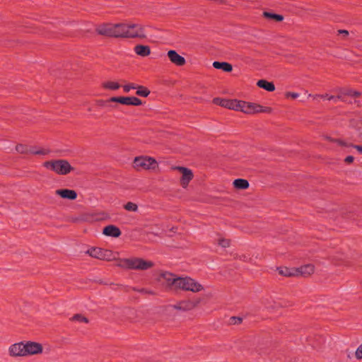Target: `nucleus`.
Masks as SVG:
<instances>
[{
  "mask_svg": "<svg viewBox=\"0 0 362 362\" xmlns=\"http://www.w3.org/2000/svg\"><path fill=\"white\" fill-rule=\"evenodd\" d=\"M240 101L236 99H223L221 98H215L213 99V103L215 105L226 107L230 110L239 111Z\"/></svg>",
  "mask_w": 362,
  "mask_h": 362,
  "instance_id": "obj_10",
  "label": "nucleus"
},
{
  "mask_svg": "<svg viewBox=\"0 0 362 362\" xmlns=\"http://www.w3.org/2000/svg\"><path fill=\"white\" fill-rule=\"evenodd\" d=\"M213 66L217 69H221L225 72H230L233 70V66L230 64L225 62H214L213 63Z\"/></svg>",
  "mask_w": 362,
  "mask_h": 362,
  "instance_id": "obj_25",
  "label": "nucleus"
},
{
  "mask_svg": "<svg viewBox=\"0 0 362 362\" xmlns=\"http://www.w3.org/2000/svg\"><path fill=\"white\" fill-rule=\"evenodd\" d=\"M77 198V193L72 189H69V200H74Z\"/></svg>",
  "mask_w": 362,
  "mask_h": 362,
  "instance_id": "obj_39",
  "label": "nucleus"
},
{
  "mask_svg": "<svg viewBox=\"0 0 362 362\" xmlns=\"http://www.w3.org/2000/svg\"><path fill=\"white\" fill-rule=\"evenodd\" d=\"M218 245L223 248H227L230 245V240L226 238H219L217 242Z\"/></svg>",
  "mask_w": 362,
  "mask_h": 362,
  "instance_id": "obj_33",
  "label": "nucleus"
},
{
  "mask_svg": "<svg viewBox=\"0 0 362 362\" xmlns=\"http://www.w3.org/2000/svg\"><path fill=\"white\" fill-rule=\"evenodd\" d=\"M321 95H318V94H317V95H310V96H312V97L313 98V99H314V100H317V98H320V96H321Z\"/></svg>",
  "mask_w": 362,
  "mask_h": 362,
  "instance_id": "obj_46",
  "label": "nucleus"
},
{
  "mask_svg": "<svg viewBox=\"0 0 362 362\" xmlns=\"http://www.w3.org/2000/svg\"><path fill=\"white\" fill-rule=\"evenodd\" d=\"M116 266L124 269L147 270L154 266V263L150 260H145L139 257L119 259Z\"/></svg>",
  "mask_w": 362,
  "mask_h": 362,
  "instance_id": "obj_1",
  "label": "nucleus"
},
{
  "mask_svg": "<svg viewBox=\"0 0 362 362\" xmlns=\"http://www.w3.org/2000/svg\"><path fill=\"white\" fill-rule=\"evenodd\" d=\"M299 96V94L297 93H293V92H287L286 93V98H292L293 99H296Z\"/></svg>",
  "mask_w": 362,
  "mask_h": 362,
  "instance_id": "obj_38",
  "label": "nucleus"
},
{
  "mask_svg": "<svg viewBox=\"0 0 362 362\" xmlns=\"http://www.w3.org/2000/svg\"><path fill=\"white\" fill-rule=\"evenodd\" d=\"M110 102H111V101H108V100H98L96 101V104H97V105H98V106L103 107V106H105V104H106L107 103H110Z\"/></svg>",
  "mask_w": 362,
  "mask_h": 362,
  "instance_id": "obj_40",
  "label": "nucleus"
},
{
  "mask_svg": "<svg viewBox=\"0 0 362 362\" xmlns=\"http://www.w3.org/2000/svg\"><path fill=\"white\" fill-rule=\"evenodd\" d=\"M173 169L177 170L180 173H182V177L180 178V185L184 188L187 187L189 182L194 177L192 171L187 168L182 166H177L173 168Z\"/></svg>",
  "mask_w": 362,
  "mask_h": 362,
  "instance_id": "obj_12",
  "label": "nucleus"
},
{
  "mask_svg": "<svg viewBox=\"0 0 362 362\" xmlns=\"http://www.w3.org/2000/svg\"><path fill=\"white\" fill-rule=\"evenodd\" d=\"M103 233L106 236L118 238L121 235L122 232L117 226L108 225L103 228Z\"/></svg>",
  "mask_w": 362,
  "mask_h": 362,
  "instance_id": "obj_19",
  "label": "nucleus"
},
{
  "mask_svg": "<svg viewBox=\"0 0 362 362\" xmlns=\"http://www.w3.org/2000/svg\"><path fill=\"white\" fill-rule=\"evenodd\" d=\"M137 86L134 83H129L123 86V90L125 93H129L131 89H136Z\"/></svg>",
  "mask_w": 362,
  "mask_h": 362,
  "instance_id": "obj_35",
  "label": "nucleus"
},
{
  "mask_svg": "<svg viewBox=\"0 0 362 362\" xmlns=\"http://www.w3.org/2000/svg\"><path fill=\"white\" fill-rule=\"evenodd\" d=\"M258 87L263 88L269 92H272L275 90V86L272 82L267 81L264 79L259 80L257 83Z\"/></svg>",
  "mask_w": 362,
  "mask_h": 362,
  "instance_id": "obj_24",
  "label": "nucleus"
},
{
  "mask_svg": "<svg viewBox=\"0 0 362 362\" xmlns=\"http://www.w3.org/2000/svg\"><path fill=\"white\" fill-rule=\"evenodd\" d=\"M25 341H21L12 344L8 349L9 354L11 356H25Z\"/></svg>",
  "mask_w": 362,
  "mask_h": 362,
  "instance_id": "obj_16",
  "label": "nucleus"
},
{
  "mask_svg": "<svg viewBox=\"0 0 362 362\" xmlns=\"http://www.w3.org/2000/svg\"><path fill=\"white\" fill-rule=\"evenodd\" d=\"M108 101H111L112 103H117L124 105H133V106H139L143 104L142 101L139 98L134 97V96L111 97L108 99Z\"/></svg>",
  "mask_w": 362,
  "mask_h": 362,
  "instance_id": "obj_11",
  "label": "nucleus"
},
{
  "mask_svg": "<svg viewBox=\"0 0 362 362\" xmlns=\"http://www.w3.org/2000/svg\"><path fill=\"white\" fill-rule=\"evenodd\" d=\"M25 356H31V355H35L38 354H41L43 351V348L41 344L35 342V341H25Z\"/></svg>",
  "mask_w": 362,
  "mask_h": 362,
  "instance_id": "obj_13",
  "label": "nucleus"
},
{
  "mask_svg": "<svg viewBox=\"0 0 362 362\" xmlns=\"http://www.w3.org/2000/svg\"><path fill=\"white\" fill-rule=\"evenodd\" d=\"M354 158L352 156H348L345 158L344 162L347 164H350L354 162Z\"/></svg>",
  "mask_w": 362,
  "mask_h": 362,
  "instance_id": "obj_42",
  "label": "nucleus"
},
{
  "mask_svg": "<svg viewBox=\"0 0 362 362\" xmlns=\"http://www.w3.org/2000/svg\"><path fill=\"white\" fill-rule=\"evenodd\" d=\"M338 34H341L344 37H346L349 35V31L346 30H338Z\"/></svg>",
  "mask_w": 362,
  "mask_h": 362,
  "instance_id": "obj_43",
  "label": "nucleus"
},
{
  "mask_svg": "<svg viewBox=\"0 0 362 362\" xmlns=\"http://www.w3.org/2000/svg\"><path fill=\"white\" fill-rule=\"evenodd\" d=\"M339 95H337V98L338 100H341L342 101H344L343 97L345 95L353 97V98H358L361 96V93L359 91L351 89V88H339L338 90Z\"/></svg>",
  "mask_w": 362,
  "mask_h": 362,
  "instance_id": "obj_18",
  "label": "nucleus"
},
{
  "mask_svg": "<svg viewBox=\"0 0 362 362\" xmlns=\"http://www.w3.org/2000/svg\"><path fill=\"white\" fill-rule=\"evenodd\" d=\"M117 286L119 287H124V286L122 284H117Z\"/></svg>",
  "mask_w": 362,
  "mask_h": 362,
  "instance_id": "obj_50",
  "label": "nucleus"
},
{
  "mask_svg": "<svg viewBox=\"0 0 362 362\" xmlns=\"http://www.w3.org/2000/svg\"><path fill=\"white\" fill-rule=\"evenodd\" d=\"M122 38H145L144 27L136 23H122Z\"/></svg>",
  "mask_w": 362,
  "mask_h": 362,
  "instance_id": "obj_3",
  "label": "nucleus"
},
{
  "mask_svg": "<svg viewBox=\"0 0 362 362\" xmlns=\"http://www.w3.org/2000/svg\"><path fill=\"white\" fill-rule=\"evenodd\" d=\"M101 86L103 89L105 90H118L121 86L117 82L112 81H105L101 84Z\"/></svg>",
  "mask_w": 362,
  "mask_h": 362,
  "instance_id": "obj_28",
  "label": "nucleus"
},
{
  "mask_svg": "<svg viewBox=\"0 0 362 362\" xmlns=\"http://www.w3.org/2000/svg\"><path fill=\"white\" fill-rule=\"evenodd\" d=\"M277 271L281 276L285 277L297 276V271L296 268H288L286 267H277Z\"/></svg>",
  "mask_w": 362,
  "mask_h": 362,
  "instance_id": "obj_21",
  "label": "nucleus"
},
{
  "mask_svg": "<svg viewBox=\"0 0 362 362\" xmlns=\"http://www.w3.org/2000/svg\"><path fill=\"white\" fill-rule=\"evenodd\" d=\"M124 209L128 211L136 212L138 211V205L134 202H128L124 205Z\"/></svg>",
  "mask_w": 362,
  "mask_h": 362,
  "instance_id": "obj_32",
  "label": "nucleus"
},
{
  "mask_svg": "<svg viewBox=\"0 0 362 362\" xmlns=\"http://www.w3.org/2000/svg\"><path fill=\"white\" fill-rule=\"evenodd\" d=\"M69 209H74V208H75V205H74V204H69Z\"/></svg>",
  "mask_w": 362,
  "mask_h": 362,
  "instance_id": "obj_48",
  "label": "nucleus"
},
{
  "mask_svg": "<svg viewBox=\"0 0 362 362\" xmlns=\"http://www.w3.org/2000/svg\"><path fill=\"white\" fill-rule=\"evenodd\" d=\"M355 356L357 359H362V344L357 348L355 352Z\"/></svg>",
  "mask_w": 362,
  "mask_h": 362,
  "instance_id": "obj_36",
  "label": "nucleus"
},
{
  "mask_svg": "<svg viewBox=\"0 0 362 362\" xmlns=\"http://www.w3.org/2000/svg\"><path fill=\"white\" fill-rule=\"evenodd\" d=\"M202 301L203 298L194 297L192 298L180 300L176 304L171 305V307L176 310L187 312L197 308Z\"/></svg>",
  "mask_w": 362,
  "mask_h": 362,
  "instance_id": "obj_6",
  "label": "nucleus"
},
{
  "mask_svg": "<svg viewBox=\"0 0 362 362\" xmlns=\"http://www.w3.org/2000/svg\"><path fill=\"white\" fill-rule=\"evenodd\" d=\"M95 282L99 284H104V285H108V284L112 285L113 284L112 283L108 284L107 282H105L102 279L96 280Z\"/></svg>",
  "mask_w": 362,
  "mask_h": 362,
  "instance_id": "obj_45",
  "label": "nucleus"
},
{
  "mask_svg": "<svg viewBox=\"0 0 362 362\" xmlns=\"http://www.w3.org/2000/svg\"><path fill=\"white\" fill-rule=\"evenodd\" d=\"M70 320L73 324L76 322L88 324L89 322L88 319L81 314H76Z\"/></svg>",
  "mask_w": 362,
  "mask_h": 362,
  "instance_id": "obj_29",
  "label": "nucleus"
},
{
  "mask_svg": "<svg viewBox=\"0 0 362 362\" xmlns=\"http://www.w3.org/2000/svg\"><path fill=\"white\" fill-rule=\"evenodd\" d=\"M297 271V276H308L310 274H313L315 272V267L313 264H308L305 265H303L298 268H296Z\"/></svg>",
  "mask_w": 362,
  "mask_h": 362,
  "instance_id": "obj_20",
  "label": "nucleus"
},
{
  "mask_svg": "<svg viewBox=\"0 0 362 362\" xmlns=\"http://www.w3.org/2000/svg\"><path fill=\"white\" fill-rule=\"evenodd\" d=\"M239 111L245 114L252 115L260 112L271 113L272 109L269 107H264L257 103L240 101Z\"/></svg>",
  "mask_w": 362,
  "mask_h": 362,
  "instance_id": "obj_5",
  "label": "nucleus"
},
{
  "mask_svg": "<svg viewBox=\"0 0 362 362\" xmlns=\"http://www.w3.org/2000/svg\"><path fill=\"white\" fill-rule=\"evenodd\" d=\"M122 23H103L95 27V33L101 36L112 38H122Z\"/></svg>",
  "mask_w": 362,
  "mask_h": 362,
  "instance_id": "obj_2",
  "label": "nucleus"
},
{
  "mask_svg": "<svg viewBox=\"0 0 362 362\" xmlns=\"http://www.w3.org/2000/svg\"><path fill=\"white\" fill-rule=\"evenodd\" d=\"M90 257L104 261H112L115 257L112 250L100 247H91L86 252Z\"/></svg>",
  "mask_w": 362,
  "mask_h": 362,
  "instance_id": "obj_9",
  "label": "nucleus"
},
{
  "mask_svg": "<svg viewBox=\"0 0 362 362\" xmlns=\"http://www.w3.org/2000/svg\"><path fill=\"white\" fill-rule=\"evenodd\" d=\"M134 49L136 54L141 57H147L151 54V49L148 45H137Z\"/></svg>",
  "mask_w": 362,
  "mask_h": 362,
  "instance_id": "obj_22",
  "label": "nucleus"
},
{
  "mask_svg": "<svg viewBox=\"0 0 362 362\" xmlns=\"http://www.w3.org/2000/svg\"><path fill=\"white\" fill-rule=\"evenodd\" d=\"M167 54L170 62L176 66H182L186 64L185 59L175 50H169Z\"/></svg>",
  "mask_w": 362,
  "mask_h": 362,
  "instance_id": "obj_17",
  "label": "nucleus"
},
{
  "mask_svg": "<svg viewBox=\"0 0 362 362\" xmlns=\"http://www.w3.org/2000/svg\"><path fill=\"white\" fill-rule=\"evenodd\" d=\"M17 152L21 154H35V155H46L48 153V151L45 149H40L36 151L33 147H29L23 144H18L16 146Z\"/></svg>",
  "mask_w": 362,
  "mask_h": 362,
  "instance_id": "obj_14",
  "label": "nucleus"
},
{
  "mask_svg": "<svg viewBox=\"0 0 362 362\" xmlns=\"http://www.w3.org/2000/svg\"><path fill=\"white\" fill-rule=\"evenodd\" d=\"M42 165L59 175L68 174V161L66 160H52L43 163Z\"/></svg>",
  "mask_w": 362,
  "mask_h": 362,
  "instance_id": "obj_8",
  "label": "nucleus"
},
{
  "mask_svg": "<svg viewBox=\"0 0 362 362\" xmlns=\"http://www.w3.org/2000/svg\"><path fill=\"white\" fill-rule=\"evenodd\" d=\"M180 289L186 291H192L193 293H198L204 289V286L197 281L195 279L189 277H178V284L177 290Z\"/></svg>",
  "mask_w": 362,
  "mask_h": 362,
  "instance_id": "obj_4",
  "label": "nucleus"
},
{
  "mask_svg": "<svg viewBox=\"0 0 362 362\" xmlns=\"http://www.w3.org/2000/svg\"><path fill=\"white\" fill-rule=\"evenodd\" d=\"M320 98H326L329 100H334L335 101H337L338 99L337 98V96H334V95H329V94H325V95H322L320 96Z\"/></svg>",
  "mask_w": 362,
  "mask_h": 362,
  "instance_id": "obj_37",
  "label": "nucleus"
},
{
  "mask_svg": "<svg viewBox=\"0 0 362 362\" xmlns=\"http://www.w3.org/2000/svg\"><path fill=\"white\" fill-rule=\"evenodd\" d=\"M178 277L179 276H177L175 274L167 272H163L160 274V278H162L164 280L167 286L170 288L175 290H177Z\"/></svg>",
  "mask_w": 362,
  "mask_h": 362,
  "instance_id": "obj_15",
  "label": "nucleus"
},
{
  "mask_svg": "<svg viewBox=\"0 0 362 362\" xmlns=\"http://www.w3.org/2000/svg\"><path fill=\"white\" fill-rule=\"evenodd\" d=\"M327 140L330 141L331 142L336 143L338 145L341 146L352 147L353 148V146H354V144H352L351 143L345 142L344 141H343L341 139H332L331 137H327Z\"/></svg>",
  "mask_w": 362,
  "mask_h": 362,
  "instance_id": "obj_31",
  "label": "nucleus"
},
{
  "mask_svg": "<svg viewBox=\"0 0 362 362\" xmlns=\"http://www.w3.org/2000/svg\"><path fill=\"white\" fill-rule=\"evenodd\" d=\"M233 186L238 189H246L249 187L250 184L247 180L238 178L233 181Z\"/></svg>",
  "mask_w": 362,
  "mask_h": 362,
  "instance_id": "obj_27",
  "label": "nucleus"
},
{
  "mask_svg": "<svg viewBox=\"0 0 362 362\" xmlns=\"http://www.w3.org/2000/svg\"><path fill=\"white\" fill-rule=\"evenodd\" d=\"M133 290H134V291H139V292H143V291H144V289H141V290H137V289H136V288H133Z\"/></svg>",
  "mask_w": 362,
  "mask_h": 362,
  "instance_id": "obj_49",
  "label": "nucleus"
},
{
  "mask_svg": "<svg viewBox=\"0 0 362 362\" xmlns=\"http://www.w3.org/2000/svg\"><path fill=\"white\" fill-rule=\"evenodd\" d=\"M238 320H239L240 322H241V321H242V319H241V318H238Z\"/></svg>",
  "mask_w": 362,
  "mask_h": 362,
  "instance_id": "obj_51",
  "label": "nucleus"
},
{
  "mask_svg": "<svg viewBox=\"0 0 362 362\" xmlns=\"http://www.w3.org/2000/svg\"><path fill=\"white\" fill-rule=\"evenodd\" d=\"M133 167L136 170H153L158 167V163L155 158L149 156H137L133 162Z\"/></svg>",
  "mask_w": 362,
  "mask_h": 362,
  "instance_id": "obj_7",
  "label": "nucleus"
},
{
  "mask_svg": "<svg viewBox=\"0 0 362 362\" xmlns=\"http://www.w3.org/2000/svg\"><path fill=\"white\" fill-rule=\"evenodd\" d=\"M262 16L267 19L272 20L276 22H281L284 20V16L281 14H276L269 11H264Z\"/></svg>",
  "mask_w": 362,
  "mask_h": 362,
  "instance_id": "obj_26",
  "label": "nucleus"
},
{
  "mask_svg": "<svg viewBox=\"0 0 362 362\" xmlns=\"http://www.w3.org/2000/svg\"><path fill=\"white\" fill-rule=\"evenodd\" d=\"M92 219V215L88 214H82L78 215V216H71V218H69V221H71L73 223H82L91 221Z\"/></svg>",
  "mask_w": 362,
  "mask_h": 362,
  "instance_id": "obj_23",
  "label": "nucleus"
},
{
  "mask_svg": "<svg viewBox=\"0 0 362 362\" xmlns=\"http://www.w3.org/2000/svg\"><path fill=\"white\" fill-rule=\"evenodd\" d=\"M137 90L136 94L142 97H148L151 93V91L145 86H137Z\"/></svg>",
  "mask_w": 362,
  "mask_h": 362,
  "instance_id": "obj_30",
  "label": "nucleus"
},
{
  "mask_svg": "<svg viewBox=\"0 0 362 362\" xmlns=\"http://www.w3.org/2000/svg\"><path fill=\"white\" fill-rule=\"evenodd\" d=\"M69 173H70L71 172H72V171H74V170H75V169H74V168L71 165H69Z\"/></svg>",
  "mask_w": 362,
  "mask_h": 362,
  "instance_id": "obj_47",
  "label": "nucleus"
},
{
  "mask_svg": "<svg viewBox=\"0 0 362 362\" xmlns=\"http://www.w3.org/2000/svg\"><path fill=\"white\" fill-rule=\"evenodd\" d=\"M56 194L61 196L64 199H68V189H57Z\"/></svg>",
  "mask_w": 362,
  "mask_h": 362,
  "instance_id": "obj_34",
  "label": "nucleus"
},
{
  "mask_svg": "<svg viewBox=\"0 0 362 362\" xmlns=\"http://www.w3.org/2000/svg\"><path fill=\"white\" fill-rule=\"evenodd\" d=\"M235 258V259H238L240 261H243V262H247L248 261V257L245 255H239V256L237 255Z\"/></svg>",
  "mask_w": 362,
  "mask_h": 362,
  "instance_id": "obj_41",
  "label": "nucleus"
},
{
  "mask_svg": "<svg viewBox=\"0 0 362 362\" xmlns=\"http://www.w3.org/2000/svg\"><path fill=\"white\" fill-rule=\"evenodd\" d=\"M353 148H356L359 153H362V146L354 144Z\"/></svg>",
  "mask_w": 362,
  "mask_h": 362,
  "instance_id": "obj_44",
  "label": "nucleus"
}]
</instances>
